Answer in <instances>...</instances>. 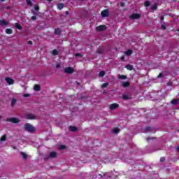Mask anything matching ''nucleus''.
Returning a JSON list of instances; mask_svg holds the SVG:
<instances>
[{"mask_svg":"<svg viewBox=\"0 0 179 179\" xmlns=\"http://www.w3.org/2000/svg\"><path fill=\"white\" fill-rule=\"evenodd\" d=\"M24 130L27 131V132H30L31 134L36 131V128L31 124L27 123L24 125Z\"/></svg>","mask_w":179,"mask_h":179,"instance_id":"obj_1","label":"nucleus"},{"mask_svg":"<svg viewBox=\"0 0 179 179\" xmlns=\"http://www.w3.org/2000/svg\"><path fill=\"white\" fill-rule=\"evenodd\" d=\"M109 15H110V11L108 10V9L103 10L101 12V16H102V17H108Z\"/></svg>","mask_w":179,"mask_h":179,"instance_id":"obj_2","label":"nucleus"},{"mask_svg":"<svg viewBox=\"0 0 179 179\" xmlns=\"http://www.w3.org/2000/svg\"><path fill=\"white\" fill-rule=\"evenodd\" d=\"M6 121H8V122H13V124H18L20 120L15 117H9L6 120Z\"/></svg>","mask_w":179,"mask_h":179,"instance_id":"obj_3","label":"nucleus"},{"mask_svg":"<svg viewBox=\"0 0 179 179\" xmlns=\"http://www.w3.org/2000/svg\"><path fill=\"white\" fill-rule=\"evenodd\" d=\"M96 31H104V30H107V27L106 25H99L95 28Z\"/></svg>","mask_w":179,"mask_h":179,"instance_id":"obj_4","label":"nucleus"},{"mask_svg":"<svg viewBox=\"0 0 179 179\" xmlns=\"http://www.w3.org/2000/svg\"><path fill=\"white\" fill-rule=\"evenodd\" d=\"M64 72L68 74L73 73L75 72V69L71 67H66L64 69Z\"/></svg>","mask_w":179,"mask_h":179,"instance_id":"obj_5","label":"nucleus"},{"mask_svg":"<svg viewBox=\"0 0 179 179\" xmlns=\"http://www.w3.org/2000/svg\"><path fill=\"white\" fill-rule=\"evenodd\" d=\"M130 19H132V20L141 19V14L133 13L130 15Z\"/></svg>","mask_w":179,"mask_h":179,"instance_id":"obj_6","label":"nucleus"},{"mask_svg":"<svg viewBox=\"0 0 179 179\" xmlns=\"http://www.w3.org/2000/svg\"><path fill=\"white\" fill-rule=\"evenodd\" d=\"M6 82H7L8 85H13V83H15V80H13V79L9 78V77H6L5 78Z\"/></svg>","mask_w":179,"mask_h":179,"instance_id":"obj_7","label":"nucleus"},{"mask_svg":"<svg viewBox=\"0 0 179 179\" xmlns=\"http://www.w3.org/2000/svg\"><path fill=\"white\" fill-rule=\"evenodd\" d=\"M118 107H120V104L112 103L110 105L109 108H110V110H115V108H118Z\"/></svg>","mask_w":179,"mask_h":179,"instance_id":"obj_8","label":"nucleus"},{"mask_svg":"<svg viewBox=\"0 0 179 179\" xmlns=\"http://www.w3.org/2000/svg\"><path fill=\"white\" fill-rule=\"evenodd\" d=\"M104 51H105L104 48H99L96 50V54L101 55L104 53Z\"/></svg>","mask_w":179,"mask_h":179,"instance_id":"obj_9","label":"nucleus"},{"mask_svg":"<svg viewBox=\"0 0 179 179\" xmlns=\"http://www.w3.org/2000/svg\"><path fill=\"white\" fill-rule=\"evenodd\" d=\"M27 120H36V116L33 114H27L26 115Z\"/></svg>","mask_w":179,"mask_h":179,"instance_id":"obj_10","label":"nucleus"},{"mask_svg":"<svg viewBox=\"0 0 179 179\" xmlns=\"http://www.w3.org/2000/svg\"><path fill=\"white\" fill-rule=\"evenodd\" d=\"M69 131H71V132H76V131H78V127H75V126H70L69 127Z\"/></svg>","mask_w":179,"mask_h":179,"instance_id":"obj_11","label":"nucleus"},{"mask_svg":"<svg viewBox=\"0 0 179 179\" xmlns=\"http://www.w3.org/2000/svg\"><path fill=\"white\" fill-rule=\"evenodd\" d=\"M34 90H36V92H40V90H41V87H40V85L38 84H36L34 87Z\"/></svg>","mask_w":179,"mask_h":179,"instance_id":"obj_12","label":"nucleus"},{"mask_svg":"<svg viewBox=\"0 0 179 179\" xmlns=\"http://www.w3.org/2000/svg\"><path fill=\"white\" fill-rule=\"evenodd\" d=\"M129 82H128V81H126V82H123L122 83V86L123 87H129Z\"/></svg>","mask_w":179,"mask_h":179,"instance_id":"obj_13","label":"nucleus"},{"mask_svg":"<svg viewBox=\"0 0 179 179\" xmlns=\"http://www.w3.org/2000/svg\"><path fill=\"white\" fill-rule=\"evenodd\" d=\"M55 34H57V36H59V34H61V28H57L55 30Z\"/></svg>","mask_w":179,"mask_h":179,"instance_id":"obj_14","label":"nucleus"},{"mask_svg":"<svg viewBox=\"0 0 179 179\" xmlns=\"http://www.w3.org/2000/svg\"><path fill=\"white\" fill-rule=\"evenodd\" d=\"M57 9H59V10H61L62 9H64V3H60L57 4Z\"/></svg>","mask_w":179,"mask_h":179,"instance_id":"obj_15","label":"nucleus"},{"mask_svg":"<svg viewBox=\"0 0 179 179\" xmlns=\"http://www.w3.org/2000/svg\"><path fill=\"white\" fill-rule=\"evenodd\" d=\"M172 106H176V104H178V99H172L171 101Z\"/></svg>","mask_w":179,"mask_h":179,"instance_id":"obj_16","label":"nucleus"},{"mask_svg":"<svg viewBox=\"0 0 179 179\" xmlns=\"http://www.w3.org/2000/svg\"><path fill=\"white\" fill-rule=\"evenodd\" d=\"M6 33L7 34H12V33H13V30H12L10 28H8L6 29Z\"/></svg>","mask_w":179,"mask_h":179,"instance_id":"obj_17","label":"nucleus"},{"mask_svg":"<svg viewBox=\"0 0 179 179\" xmlns=\"http://www.w3.org/2000/svg\"><path fill=\"white\" fill-rule=\"evenodd\" d=\"M21 156L24 159V160L27 159V154L24 152H20Z\"/></svg>","mask_w":179,"mask_h":179,"instance_id":"obj_18","label":"nucleus"},{"mask_svg":"<svg viewBox=\"0 0 179 179\" xmlns=\"http://www.w3.org/2000/svg\"><path fill=\"white\" fill-rule=\"evenodd\" d=\"M126 68L128 69V71H132L134 69V66L131 64L126 65Z\"/></svg>","mask_w":179,"mask_h":179,"instance_id":"obj_19","label":"nucleus"},{"mask_svg":"<svg viewBox=\"0 0 179 179\" xmlns=\"http://www.w3.org/2000/svg\"><path fill=\"white\" fill-rule=\"evenodd\" d=\"M122 99L123 100H129V99H131V97L128 96V95H127V94H122Z\"/></svg>","mask_w":179,"mask_h":179,"instance_id":"obj_20","label":"nucleus"},{"mask_svg":"<svg viewBox=\"0 0 179 179\" xmlns=\"http://www.w3.org/2000/svg\"><path fill=\"white\" fill-rule=\"evenodd\" d=\"M0 23L1 26H8V22L5 20H0Z\"/></svg>","mask_w":179,"mask_h":179,"instance_id":"obj_21","label":"nucleus"},{"mask_svg":"<svg viewBox=\"0 0 179 179\" xmlns=\"http://www.w3.org/2000/svg\"><path fill=\"white\" fill-rule=\"evenodd\" d=\"M106 75V71H101L99 73V78H103Z\"/></svg>","mask_w":179,"mask_h":179,"instance_id":"obj_22","label":"nucleus"},{"mask_svg":"<svg viewBox=\"0 0 179 179\" xmlns=\"http://www.w3.org/2000/svg\"><path fill=\"white\" fill-rule=\"evenodd\" d=\"M57 157V152H51L50 153V157L53 158V157Z\"/></svg>","mask_w":179,"mask_h":179,"instance_id":"obj_23","label":"nucleus"},{"mask_svg":"<svg viewBox=\"0 0 179 179\" xmlns=\"http://www.w3.org/2000/svg\"><path fill=\"white\" fill-rule=\"evenodd\" d=\"M118 78L124 80L127 79V76H125V75H119Z\"/></svg>","mask_w":179,"mask_h":179,"instance_id":"obj_24","label":"nucleus"},{"mask_svg":"<svg viewBox=\"0 0 179 179\" xmlns=\"http://www.w3.org/2000/svg\"><path fill=\"white\" fill-rule=\"evenodd\" d=\"M113 134H118L120 132V129L118 127H115L113 129Z\"/></svg>","mask_w":179,"mask_h":179,"instance_id":"obj_25","label":"nucleus"},{"mask_svg":"<svg viewBox=\"0 0 179 179\" xmlns=\"http://www.w3.org/2000/svg\"><path fill=\"white\" fill-rule=\"evenodd\" d=\"M144 6H145V8H148V6H150V1H145Z\"/></svg>","mask_w":179,"mask_h":179,"instance_id":"obj_26","label":"nucleus"},{"mask_svg":"<svg viewBox=\"0 0 179 179\" xmlns=\"http://www.w3.org/2000/svg\"><path fill=\"white\" fill-rule=\"evenodd\" d=\"M15 27L18 30H22V25H20L19 23H15Z\"/></svg>","mask_w":179,"mask_h":179,"instance_id":"obj_27","label":"nucleus"},{"mask_svg":"<svg viewBox=\"0 0 179 179\" xmlns=\"http://www.w3.org/2000/svg\"><path fill=\"white\" fill-rule=\"evenodd\" d=\"M52 55H58L59 52H58V50H57V49H55L52 51Z\"/></svg>","mask_w":179,"mask_h":179,"instance_id":"obj_28","label":"nucleus"},{"mask_svg":"<svg viewBox=\"0 0 179 179\" xmlns=\"http://www.w3.org/2000/svg\"><path fill=\"white\" fill-rule=\"evenodd\" d=\"M126 55L129 56L132 55V50H128L127 51L125 52Z\"/></svg>","mask_w":179,"mask_h":179,"instance_id":"obj_29","label":"nucleus"},{"mask_svg":"<svg viewBox=\"0 0 179 179\" xmlns=\"http://www.w3.org/2000/svg\"><path fill=\"white\" fill-rule=\"evenodd\" d=\"M152 10H157V4H155L151 7Z\"/></svg>","mask_w":179,"mask_h":179,"instance_id":"obj_30","label":"nucleus"},{"mask_svg":"<svg viewBox=\"0 0 179 179\" xmlns=\"http://www.w3.org/2000/svg\"><path fill=\"white\" fill-rule=\"evenodd\" d=\"M109 83H105L101 85V88L102 89H106V87H107V86H108Z\"/></svg>","mask_w":179,"mask_h":179,"instance_id":"obj_31","label":"nucleus"},{"mask_svg":"<svg viewBox=\"0 0 179 179\" xmlns=\"http://www.w3.org/2000/svg\"><path fill=\"white\" fill-rule=\"evenodd\" d=\"M16 99H13L12 101H11V107H13V106H15V104H16Z\"/></svg>","mask_w":179,"mask_h":179,"instance_id":"obj_32","label":"nucleus"},{"mask_svg":"<svg viewBox=\"0 0 179 179\" xmlns=\"http://www.w3.org/2000/svg\"><path fill=\"white\" fill-rule=\"evenodd\" d=\"M26 2L27 5H29V6H33V3L31 2V0H26Z\"/></svg>","mask_w":179,"mask_h":179,"instance_id":"obj_33","label":"nucleus"},{"mask_svg":"<svg viewBox=\"0 0 179 179\" xmlns=\"http://www.w3.org/2000/svg\"><path fill=\"white\" fill-rule=\"evenodd\" d=\"M0 141L1 142H5V141H6V136L5 135L2 136L1 138H0Z\"/></svg>","mask_w":179,"mask_h":179,"instance_id":"obj_34","label":"nucleus"},{"mask_svg":"<svg viewBox=\"0 0 179 179\" xmlns=\"http://www.w3.org/2000/svg\"><path fill=\"white\" fill-rule=\"evenodd\" d=\"M34 10L36 11V12H38V10H40V6H38V4H36L34 7Z\"/></svg>","mask_w":179,"mask_h":179,"instance_id":"obj_35","label":"nucleus"},{"mask_svg":"<svg viewBox=\"0 0 179 179\" xmlns=\"http://www.w3.org/2000/svg\"><path fill=\"white\" fill-rule=\"evenodd\" d=\"M59 149H60L61 150H64L66 149V146H65V145H60V146L59 147Z\"/></svg>","mask_w":179,"mask_h":179,"instance_id":"obj_36","label":"nucleus"},{"mask_svg":"<svg viewBox=\"0 0 179 179\" xmlns=\"http://www.w3.org/2000/svg\"><path fill=\"white\" fill-rule=\"evenodd\" d=\"M145 131H146V132H149V131H152V128L147 127H145Z\"/></svg>","mask_w":179,"mask_h":179,"instance_id":"obj_37","label":"nucleus"},{"mask_svg":"<svg viewBox=\"0 0 179 179\" xmlns=\"http://www.w3.org/2000/svg\"><path fill=\"white\" fill-rule=\"evenodd\" d=\"M160 162H161L162 163L166 162V158H165V157H161V158H160Z\"/></svg>","mask_w":179,"mask_h":179,"instance_id":"obj_38","label":"nucleus"},{"mask_svg":"<svg viewBox=\"0 0 179 179\" xmlns=\"http://www.w3.org/2000/svg\"><path fill=\"white\" fill-rule=\"evenodd\" d=\"M161 29H162V30H166V25L162 24V25H161Z\"/></svg>","mask_w":179,"mask_h":179,"instance_id":"obj_39","label":"nucleus"},{"mask_svg":"<svg viewBox=\"0 0 179 179\" xmlns=\"http://www.w3.org/2000/svg\"><path fill=\"white\" fill-rule=\"evenodd\" d=\"M158 78H163V73H160L158 76H157Z\"/></svg>","mask_w":179,"mask_h":179,"instance_id":"obj_40","label":"nucleus"},{"mask_svg":"<svg viewBox=\"0 0 179 179\" xmlns=\"http://www.w3.org/2000/svg\"><path fill=\"white\" fill-rule=\"evenodd\" d=\"M31 20H36V19H37V17H36L35 15L32 16L31 17Z\"/></svg>","mask_w":179,"mask_h":179,"instance_id":"obj_41","label":"nucleus"},{"mask_svg":"<svg viewBox=\"0 0 179 179\" xmlns=\"http://www.w3.org/2000/svg\"><path fill=\"white\" fill-rule=\"evenodd\" d=\"M75 57H82V54H80V53H76V54L75 55Z\"/></svg>","mask_w":179,"mask_h":179,"instance_id":"obj_42","label":"nucleus"},{"mask_svg":"<svg viewBox=\"0 0 179 179\" xmlns=\"http://www.w3.org/2000/svg\"><path fill=\"white\" fill-rule=\"evenodd\" d=\"M120 6L121 8H124V6H125V3L123 2L120 3Z\"/></svg>","mask_w":179,"mask_h":179,"instance_id":"obj_43","label":"nucleus"},{"mask_svg":"<svg viewBox=\"0 0 179 179\" xmlns=\"http://www.w3.org/2000/svg\"><path fill=\"white\" fill-rule=\"evenodd\" d=\"M160 20L163 22V20H164V16L162 15L160 17Z\"/></svg>","mask_w":179,"mask_h":179,"instance_id":"obj_44","label":"nucleus"},{"mask_svg":"<svg viewBox=\"0 0 179 179\" xmlns=\"http://www.w3.org/2000/svg\"><path fill=\"white\" fill-rule=\"evenodd\" d=\"M28 44H29L30 45H31L33 44V41H29L28 42Z\"/></svg>","mask_w":179,"mask_h":179,"instance_id":"obj_45","label":"nucleus"},{"mask_svg":"<svg viewBox=\"0 0 179 179\" xmlns=\"http://www.w3.org/2000/svg\"><path fill=\"white\" fill-rule=\"evenodd\" d=\"M29 96H30L29 94H24V97H29Z\"/></svg>","mask_w":179,"mask_h":179,"instance_id":"obj_46","label":"nucleus"},{"mask_svg":"<svg viewBox=\"0 0 179 179\" xmlns=\"http://www.w3.org/2000/svg\"><path fill=\"white\" fill-rule=\"evenodd\" d=\"M124 59H125V56H122V57H121V60H122V61H124Z\"/></svg>","mask_w":179,"mask_h":179,"instance_id":"obj_47","label":"nucleus"},{"mask_svg":"<svg viewBox=\"0 0 179 179\" xmlns=\"http://www.w3.org/2000/svg\"><path fill=\"white\" fill-rule=\"evenodd\" d=\"M61 67V65H59V64H57L56 65V68L58 69V68H60Z\"/></svg>","mask_w":179,"mask_h":179,"instance_id":"obj_48","label":"nucleus"},{"mask_svg":"<svg viewBox=\"0 0 179 179\" xmlns=\"http://www.w3.org/2000/svg\"><path fill=\"white\" fill-rule=\"evenodd\" d=\"M168 85H169V86H171V83H168Z\"/></svg>","mask_w":179,"mask_h":179,"instance_id":"obj_49","label":"nucleus"},{"mask_svg":"<svg viewBox=\"0 0 179 179\" xmlns=\"http://www.w3.org/2000/svg\"><path fill=\"white\" fill-rule=\"evenodd\" d=\"M150 139H152V138H148L147 141H150Z\"/></svg>","mask_w":179,"mask_h":179,"instance_id":"obj_50","label":"nucleus"},{"mask_svg":"<svg viewBox=\"0 0 179 179\" xmlns=\"http://www.w3.org/2000/svg\"><path fill=\"white\" fill-rule=\"evenodd\" d=\"M6 9H10V6H8V7L6 8Z\"/></svg>","mask_w":179,"mask_h":179,"instance_id":"obj_51","label":"nucleus"},{"mask_svg":"<svg viewBox=\"0 0 179 179\" xmlns=\"http://www.w3.org/2000/svg\"><path fill=\"white\" fill-rule=\"evenodd\" d=\"M48 2H52V0H48Z\"/></svg>","mask_w":179,"mask_h":179,"instance_id":"obj_52","label":"nucleus"},{"mask_svg":"<svg viewBox=\"0 0 179 179\" xmlns=\"http://www.w3.org/2000/svg\"><path fill=\"white\" fill-rule=\"evenodd\" d=\"M1 2H5V0H0Z\"/></svg>","mask_w":179,"mask_h":179,"instance_id":"obj_53","label":"nucleus"},{"mask_svg":"<svg viewBox=\"0 0 179 179\" xmlns=\"http://www.w3.org/2000/svg\"><path fill=\"white\" fill-rule=\"evenodd\" d=\"M66 14L68 15V11H66Z\"/></svg>","mask_w":179,"mask_h":179,"instance_id":"obj_54","label":"nucleus"},{"mask_svg":"<svg viewBox=\"0 0 179 179\" xmlns=\"http://www.w3.org/2000/svg\"><path fill=\"white\" fill-rule=\"evenodd\" d=\"M178 31H179V29H178Z\"/></svg>","mask_w":179,"mask_h":179,"instance_id":"obj_55","label":"nucleus"},{"mask_svg":"<svg viewBox=\"0 0 179 179\" xmlns=\"http://www.w3.org/2000/svg\"><path fill=\"white\" fill-rule=\"evenodd\" d=\"M0 118H1V115H0Z\"/></svg>","mask_w":179,"mask_h":179,"instance_id":"obj_56","label":"nucleus"}]
</instances>
